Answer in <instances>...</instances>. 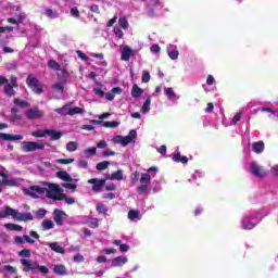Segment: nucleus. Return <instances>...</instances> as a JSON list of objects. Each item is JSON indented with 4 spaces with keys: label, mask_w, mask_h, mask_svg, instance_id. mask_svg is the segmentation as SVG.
Segmentation results:
<instances>
[{
    "label": "nucleus",
    "mask_w": 278,
    "mask_h": 278,
    "mask_svg": "<svg viewBox=\"0 0 278 278\" xmlns=\"http://www.w3.org/2000/svg\"><path fill=\"white\" fill-rule=\"evenodd\" d=\"M12 218L13 220L27 223V220H34L31 213H21L16 208H12L5 205L0 210V218Z\"/></svg>",
    "instance_id": "nucleus-1"
},
{
    "label": "nucleus",
    "mask_w": 278,
    "mask_h": 278,
    "mask_svg": "<svg viewBox=\"0 0 278 278\" xmlns=\"http://www.w3.org/2000/svg\"><path fill=\"white\" fill-rule=\"evenodd\" d=\"M262 218H264L262 211H254L243 215L241 218V229H244L245 231L255 229V227L262 223Z\"/></svg>",
    "instance_id": "nucleus-2"
},
{
    "label": "nucleus",
    "mask_w": 278,
    "mask_h": 278,
    "mask_svg": "<svg viewBox=\"0 0 278 278\" xmlns=\"http://www.w3.org/2000/svg\"><path fill=\"white\" fill-rule=\"evenodd\" d=\"M138 138V132L136 130H130L127 136L116 135L112 138L113 144H121V147H127L128 144H134Z\"/></svg>",
    "instance_id": "nucleus-3"
},
{
    "label": "nucleus",
    "mask_w": 278,
    "mask_h": 278,
    "mask_svg": "<svg viewBox=\"0 0 278 278\" xmlns=\"http://www.w3.org/2000/svg\"><path fill=\"white\" fill-rule=\"evenodd\" d=\"M45 194L48 197V199H54V201H62V199H64L62 188H60L58 185L45 182Z\"/></svg>",
    "instance_id": "nucleus-4"
},
{
    "label": "nucleus",
    "mask_w": 278,
    "mask_h": 278,
    "mask_svg": "<svg viewBox=\"0 0 278 278\" xmlns=\"http://www.w3.org/2000/svg\"><path fill=\"white\" fill-rule=\"evenodd\" d=\"M45 149V143L42 141H23L22 150L25 153H30L31 151H42Z\"/></svg>",
    "instance_id": "nucleus-5"
},
{
    "label": "nucleus",
    "mask_w": 278,
    "mask_h": 278,
    "mask_svg": "<svg viewBox=\"0 0 278 278\" xmlns=\"http://www.w3.org/2000/svg\"><path fill=\"white\" fill-rule=\"evenodd\" d=\"M7 84L4 86V92L8 94V97H14V88L18 86L16 84V77L12 76L10 79V84H8V78L0 76V85Z\"/></svg>",
    "instance_id": "nucleus-6"
},
{
    "label": "nucleus",
    "mask_w": 278,
    "mask_h": 278,
    "mask_svg": "<svg viewBox=\"0 0 278 278\" xmlns=\"http://www.w3.org/2000/svg\"><path fill=\"white\" fill-rule=\"evenodd\" d=\"M28 197H33V199H38V197H42L45 192H47V188H45V182H41L38 186H31L25 190Z\"/></svg>",
    "instance_id": "nucleus-7"
},
{
    "label": "nucleus",
    "mask_w": 278,
    "mask_h": 278,
    "mask_svg": "<svg viewBox=\"0 0 278 278\" xmlns=\"http://www.w3.org/2000/svg\"><path fill=\"white\" fill-rule=\"evenodd\" d=\"M12 12L15 17L8 18V23H11L12 25H21V23L25 21V15L21 12V5L12 7Z\"/></svg>",
    "instance_id": "nucleus-8"
},
{
    "label": "nucleus",
    "mask_w": 278,
    "mask_h": 278,
    "mask_svg": "<svg viewBox=\"0 0 278 278\" xmlns=\"http://www.w3.org/2000/svg\"><path fill=\"white\" fill-rule=\"evenodd\" d=\"M20 263L23 266L24 273H36L38 271V262L34 260L22 258Z\"/></svg>",
    "instance_id": "nucleus-9"
},
{
    "label": "nucleus",
    "mask_w": 278,
    "mask_h": 278,
    "mask_svg": "<svg viewBox=\"0 0 278 278\" xmlns=\"http://www.w3.org/2000/svg\"><path fill=\"white\" fill-rule=\"evenodd\" d=\"M48 68H51V71H55L61 77H66V75H68L66 66L60 65V63H58L55 60L48 61Z\"/></svg>",
    "instance_id": "nucleus-10"
},
{
    "label": "nucleus",
    "mask_w": 278,
    "mask_h": 278,
    "mask_svg": "<svg viewBox=\"0 0 278 278\" xmlns=\"http://www.w3.org/2000/svg\"><path fill=\"white\" fill-rule=\"evenodd\" d=\"M26 84L29 86V88H31L33 92H36V94H42V85L40 81H38V79L33 76H28Z\"/></svg>",
    "instance_id": "nucleus-11"
},
{
    "label": "nucleus",
    "mask_w": 278,
    "mask_h": 278,
    "mask_svg": "<svg viewBox=\"0 0 278 278\" xmlns=\"http://www.w3.org/2000/svg\"><path fill=\"white\" fill-rule=\"evenodd\" d=\"M250 170L252 173V175H254V177H266V175H268V172H266L264 169V167L260 166V164L252 162L250 164Z\"/></svg>",
    "instance_id": "nucleus-12"
},
{
    "label": "nucleus",
    "mask_w": 278,
    "mask_h": 278,
    "mask_svg": "<svg viewBox=\"0 0 278 278\" xmlns=\"http://www.w3.org/2000/svg\"><path fill=\"white\" fill-rule=\"evenodd\" d=\"M66 217H67V215L64 211L59 210V208L54 210V212H53L54 223L56 225H59L60 227L62 225H64V220H66Z\"/></svg>",
    "instance_id": "nucleus-13"
},
{
    "label": "nucleus",
    "mask_w": 278,
    "mask_h": 278,
    "mask_svg": "<svg viewBox=\"0 0 278 278\" xmlns=\"http://www.w3.org/2000/svg\"><path fill=\"white\" fill-rule=\"evenodd\" d=\"M92 185L93 192H101V188L105 186V179L92 178L88 180Z\"/></svg>",
    "instance_id": "nucleus-14"
},
{
    "label": "nucleus",
    "mask_w": 278,
    "mask_h": 278,
    "mask_svg": "<svg viewBox=\"0 0 278 278\" xmlns=\"http://www.w3.org/2000/svg\"><path fill=\"white\" fill-rule=\"evenodd\" d=\"M121 49V60H123V62H129L130 58L134 55V50H131L129 46H122Z\"/></svg>",
    "instance_id": "nucleus-15"
},
{
    "label": "nucleus",
    "mask_w": 278,
    "mask_h": 278,
    "mask_svg": "<svg viewBox=\"0 0 278 278\" xmlns=\"http://www.w3.org/2000/svg\"><path fill=\"white\" fill-rule=\"evenodd\" d=\"M45 116V112L38 110V108H33L26 111V117L30 121H34V118H42Z\"/></svg>",
    "instance_id": "nucleus-16"
},
{
    "label": "nucleus",
    "mask_w": 278,
    "mask_h": 278,
    "mask_svg": "<svg viewBox=\"0 0 278 278\" xmlns=\"http://www.w3.org/2000/svg\"><path fill=\"white\" fill-rule=\"evenodd\" d=\"M164 94L167 97L168 101H172L173 103L179 101V96H177L173 87H164Z\"/></svg>",
    "instance_id": "nucleus-17"
},
{
    "label": "nucleus",
    "mask_w": 278,
    "mask_h": 278,
    "mask_svg": "<svg viewBox=\"0 0 278 278\" xmlns=\"http://www.w3.org/2000/svg\"><path fill=\"white\" fill-rule=\"evenodd\" d=\"M51 251H54V253H60L61 255H64L66 253V250H64V247L60 244V242H46L45 243Z\"/></svg>",
    "instance_id": "nucleus-18"
},
{
    "label": "nucleus",
    "mask_w": 278,
    "mask_h": 278,
    "mask_svg": "<svg viewBox=\"0 0 278 278\" xmlns=\"http://www.w3.org/2000/svg\"><path fill=\"white\" fill-rule=\"evenodd\" d=\"M0 177H2V181L0 186H18V179L10 178L5 174L0 173Z\"/></svg>",
    "instance_id": "nucleus-19"
},
{
    "label": "nucleus",
    "mask_w": 278,
    "mask_h": 278,
    "mask_svg": "<svg viewBox=\"0 0 278 278\" xmlns=\"http://www.w3.org/2000/svg\"><path fill=\"white\" fill-rule=\"evenodd\" d=\"M43 16H47V18H50L51 21L55 18H60V12L58 10H53L51 8H43Z\"/></svg>",
    "instance_id": "nucleus-20"
},
{
    "label": "nucleus",
    "mask_w": 278,
    "mask_h": 278,
    "mask_svg": "<svg viewBox=\"0 0 278 278\" xmlns=\"http://www.w3.org/2000/svg\"><path fill=\"white\" fill-rule=\"evenodd\" d=\"M167 54L170 60H178L179 58V50H177V46L168 45L167 46Z\"/></svg>",
    "instance_id": "nucleus-21"
},
{
    "label": "nucleus",
    "mask_w": 278,
    "mask_h": 278,
    "mask_svg": "<svg viewBox=\"0 0 278 278\" xmlns=\"http://www.w3.org/2000/svg\"><path fill=\"white\" fill-rule=\"evenodd\" d=\"M127 262H129V260L127 258V256H117L115 257L112 263H111V266L113 268H116V267H121V266H125V264H127Z\"/></svg>",
    "instance_id": "nucleus-22"
},
{
    "label": "nucleus",
    "mask_w": 278,
    "mask_h": 278,
    "mask_svg": "<svg viewBox=\"0 0 278 278\" xmlns=\"http://www.w3.org/2000/svg\"><path fill=\"white\" fill-rule=\"evenodd\" d=\"M128 219H130L132 223H138V220H142V213L138 210H130L128 212Z\"/></svg>",
    "instance_id": "nucleus-23"
},
{
    "label": "nucleus",
    "mask_w": 278,
    "mask_h": 278,
    "mask_svg": "<svg viewBox=\"0 0 278 278\" xmlns=\"http://www.w3.org/2000/svg\"><path fill=\"white\" fill-rule=\"evenodd\" d=\"M0 139L7 141L23 140V135H10L5 132H0Z\"/></svg>",
    "instance_id": "nucleus-24"
},
{
    "label": "nucleus",
    "mask_w": 278,
    "mask_h": 278,
    "mask_svg": "<svg viewBox=\"0 0 278 278\" xmlns=\"http://www.w3.org/2000/svg\"><path fill=\"white\" fill-rule=\"evenodd\" d=\"M264 149H265L264 141H256L252 143V151L257 155L264 153Z\"/></svg>",
    "instance_id": "nucleus-25"
},
{
    "label": "nucleus",
    "mask_w": 278,
    "mask_h": 278,
    "mask_svg": "<svg viewBox=\"0 0 278 278\" xmlns=\"http://www.w3.org/2000/svg\"><path fill=\"white\" fill-rule=\"evenodd\" d=\"M93 123H97V125L103 124V127H108L110 129H116L118 125H121V122L113 121V122H103V121H93Z\"/></svg>",
    "instance_id": "nucleus-26"
},
{
    "label": "nucleus",
    "mask_w": 278,
    "mask_h": 278,
    "mask_svg": "<svg viewBox=\"0 0 278 278\" xmlns=\"http://www.w3.org/2000/svg\"><path fill=\"white\" fill-rule=\"evenodd\" d=\"M46 136H49L50 140H60L62 132L53 129H46Z\"/></svg>",
    "instance_id": "nucleus-27"
},
{
    "label": "nucleus",
    "mask_w": 278,
    "mask_h": 278,
    "mask_svg": "<svg viewBox=\"0 0 278 278\" xmlns=\"http://www.w3.org/2000/svg\"><path fill=\"white\" fill-rule=\"evenodd\" d=\"M141 114H149L151 112V96H148L143 105L140 109Z\"/></svg>",
    "instance_id": "nucleus-28"
},
{
    "label": "nucleus",
    "mask_w": 278,
    "mask_h": 278,
    "mask_svg": "<svg viewBox=\"0 0 278 278\" xmlns=\"http://www.w3.org/2000/svg\"><path fill=\"white\" fill-rule=\"evenodd\" d=\"M142 94H144V90L138 85H134L131 89V97L134 99H139V97H142Z\"/></svg>",
    "instance_id": "nucleus-29"
},
{
    "label": "nucleus",
    "mask_w": 278,
    "mask_h": 278,
    "mask_svg": "<svg viewBox=\"0 0 278 278\" xmlns=\"http://www.w3.org/2000/svg\"><path fill=\"white\" fill-rule=\"evenodd\" d=\"M56 177H59V179H62L63 181H79V179H73L71 175H68L66 172H58Z\"/></svg>",
    "instance_id": "nucleus-30"
},
{
    "label": "nucleus",
    "mask_w": 278,
    "mask_h": 278,
    "mask_svg": "<svg viewBox=\"0 0 278 278\" xmlns=\"http://www.w3.org/2000/svg\"><path fill=\"white\" fill-rule=\"evenodd\" d=\"M4 228L8 229L9 231H23V226L18 224L8 223L4 224Z\"/></svg>",
    "instance_id": "nucleus-31"
},
{
    "label": "nucleus",
    "mask_w": 278,
    "mask_h": 278,
    "mask_svg": "<svg viewBox=\"0 0 278 278\" xmlns=\"http://www.w3.org/2000/svg\"><path fill=\"white\" fill-rule=\"evenodd\" d=\"M75 114H86V110H84L79 106H75V108L70 106L68 116H75Z\"/></svg>",
    "instance_id": "nucleus-32"
},
{
    "label": "nucleus",
    "mask_w": 278,
    "mask_h": 278,
    "mask_svg": "<svg viewBox=\"0 0 278 278\" xmlns=\"http://www.w3.org/2000/svg\"><path fill=\"white\" fill-rule=\"evenodd\" d=\"M41 227H42L43 231H49V229H53L55 227V224H53V220L45 219L41 223Z\"/></svg>",
    "instance_id": "nucleus-33"
},
{
    "label": "nucleus",
    "mask_w": 278,
    "mask_h": 278,
    "mask_svg": "<svg viewBox=\"0 0 278 278\" xmlns=\"http://www.w3.org/2000/svg\"><path fill=\"white\" fill-rule=\"evenodd\" d=\"M112 181H123V170L113 172L110 176Z\"/></svg>",
    "instance_id": "nucleus-34"
},
{
    "label": "nucleus",
    "mask_w": 278,
    "mask_h": 278,
    "mask_svg": "<svg viewBox=\"0 0 278 278\" xmlns=\"http://www.w3.org/2000/svg\"><path fill=\"white\" fill-rule=\"evenodd\" d=\"M174 162H180L181 164H188V157L182 156L181 153L176 152L173 157Z\"/></svg>",
    "instance_id": "nucleus-35"
},
{
    "label": "nucleus",
    "mask_w": 278,
    "mask_h": 278,
    "mask_svg": "<svg viewBox=\"0 0 278 278\" xmlns=\"http://www.w3.org/2000/svg\"><path fill=\"white\" fill-rule=\"evenodd\" d=\"M55 275H61L62 277H64V275H66V267L64 265H55L53 268Z\"/></svg>",
    "instance_id": "nucleus-36"
},
{
    "label": "nucleus",
    "mask_w": 278,
    "mask_h": 278,
    "mask_svg": "<svg viewBox=\"0 0 278 278\" xmlns=\"http://www.w3.org/2000/svg\"><path fill=\"white\" fill-rule=\"evenodd\" d=\"M86 223L91 229H97V227H99V219L97 218L86 217Z\"/></svg>",
    "instance_id": "nucleus-37"
},
{
    "label": "nucleus",
    "mask_w": 278,
    "mask_h": 278,
    "mask_svg": "<svg viewBox=\"0 0 278 278\" xmlns=\"http://www.w3.org/2000/svg\"><path fill=\"white\" fill-rule=\"evenodd\" d=\"M68 110L70 104H65L63 108L55 109L54 112H56V114H61V116H68Z\"/></svg>",
    "instance_id": "nucleus-38"
},
{
    "label": "nucleus",
    "mask_w": 278,
    "mask_h": 278,
    "mask_svg": "<svg viewBox=\"0 0 278 278\" xmlns=\"http://www.w3.org/2000/svg\"><path fill=\"white\" fill-rule=\"evenodd\" d=\"M261 112H267L268 113V116L269 118H275L278 116V113L277 111L270 109V108H262L260 109Z\"/></svg>",
    "instance_id": "nucleus-39"
},
{
    "label": "nucleus",
    "mask_w": 278,
    "mask_h": 278,
    "mask_svg": "<svg viewBox=\"0 0 278 278\" xmlns=\"http://www.w3.org/2000/svg\"><path fill=\"white\" fill-rule=\"evenodd\" d=\"M53 90H54V92H56V94H63V92H64V83L54 84Z\"/></svg>",
    "instance_id": "nucleus-40"
},
{
    "label": "nucleus",
    "mask_w": 278,
    "mask_h": 278,
    "mask_svg": "<svg viewBox=\"0 0 278 278\" xmlns=\"http://www.w3.org/2000/svg\"><path fill=\"white\" fill-rule=\"evenodd\" d=\"M77 147H78L77 142H75V141H70V142H67L65 149H66V151H68L70 153H73V152H75V150L77 149Z\"/></svg>",
    "instance_id": "nucleus-41"
},
{
    "label": "nucleus",
    "mask_w": 278,
    "mask_h": 278,
    "mask_svg": "<svg viewBox=\"0 0 278 278\" xmlns=\"http://www.w3.org/2000/svg\"><path fill=\"white\" fill-rule=\"evenodd\" d=\"M96 210H97V212H98V214H103L104 216H106V214H108V206H105V204H98L97 206H96Z\"/></svg>",
    "instance_id": "nucleus-42"
},
{
    "label": "nucleus",
    "mask_w": 278,
    "mask_h": 278,
    "mask_svg": "<svg viewBox=\"0 0 278 278\" xmlns=\"http://www.w3.org/2000/svg\"><path fill=\"white\" fill-rule=\"evenodd\" d=\"M140 184L149 186L151 184V175L150 174H142L140 178Z\"/></svg>",
    "instance_id": "nucleus-43"
},
{
    "label": "nucleus",
    "mask_w": 278,
    "mask_h": 278,
    "mask_svg": "<svg viewBox=\"0 0 278 278\" xmlns=\"http://www.w3.org/2000/svg\"><path fill=\"white\" fill-rule=\"evenodd\" d=\"M118 25L122 29H129V22H127V18L125 17H119Z\"/></svg>",
    "instance_id": "nucleus-44"
},
{
    "label": "nucleus",
    "mask_w": 278,
    "mask_h": 278,
    "mask_svg": "<svg viewBox=\"0 0 278 278\" xmlns=\"http://www.w3.org/2000/svg\"><path fill=\"white\" fill-rule=\"evenodd\" d=\"M11 121L12 123H16L17 121H21V115L16 113V108L11 109Z\"/></svg>",
    "instance_id": "nucleus-45"
},
{
    "label": "nucleus",
    "mask_w": 278,
    "mask_h": 278,
    "mask_svg": "<svg viewBox=\"0 0 278 278\" xmlns=\"http://www.w3.org/2000/svg\"><path fill=\"white\" fill-rule=\"evenodd\" d=\"M14 104L18 108H29V102L21 99H14Z\"/></svg>",
    "instance_id": "nucleus-46"
},
{
    "label": "nucleus",
    "mask_w": 278,
    "mask_h": 278,
    "mask_svg": "<svg viewBox=\"0 0 278 278\" xmlns=\"http://www.w3.org/2000/svg\"><path fill=\"white\" fill-rule=\"evenodd\" d=\"M84 154L89 157L90 155H97V148L96 147H90L84 150Z\"/></svg>",
    "instance_id": "nucleus-47"
},
{
    "label": "nucleus",
    "mask_w": 278,
    "mask_h": 278,
    "mask_svg": "<svg viewBox=\"0 0 278 278\" xmlns=\"http://www.w3.org/2000/svg\"><path fill=\"white\" fill-rule=\"evenodd\" d=\"M149 190V185L141 184L139 187H137L138 194H147Z\"/></svg>",
    "instance_id": "nucleus-48"
},
{
    "label": "nucleus",
    "mask_w": 278,
    "mask_h": 278,
    "mask_svg": "<svg viewBox=\"0 0 278 278\" xmlns=\"http://www.w3.org/2000/svg\"><path fill=\"white\" fill-rule=\"evenodd\" d=\"M240 121H242V111L238 112V113L232 117V121H231L230 125H238V123H240Z\"/></svg>",
    "instance_id": "nucleus-49"
},
{
    "label": "nucleus",
    "mask_w": 278,
    "mask_h": 278,
    "mask_svg": "<svg viewBox=\"0 0 278 278\" xmlns=\"http://www.w3.org/2000/svg\"><path fill=\"white\" fill-rule=\"evenodd\" d=\"M141 81L143 84H149V81H151V74L149 73V71H143L142 72Z\"/></svg>",
    "instance_id": "nucleus-50"
},
{
    "label": "nucleus",
    "mask_w": 278,
    "mask_h": 278,
    "mask_svg": "<svg viewBox=\"0 0 278 278\" xmlns=\"http://www.w3.org/2000/svg\"><path fill=\"white\" fill-rule=\"evenodd\" d=\"M31 136H34V138H45V136H47V129L45 130H35L31 132Z\"/></svg>",
    "instance_id": "nucleus-51"
},
{
    "label": "nucleus",
    "mask_w": 278,
    "mask_h": 278,
    "mask_svg": "<svg viewBox=\"0 0 278 278\" xmlns=\"http://www.w3.org/2000/svg\"><path fill=\"white\" fill-rule=\"evenodd\" d=\"M108 166H110V162L102 161L97 164L96 168H97V170H105V168H108Z\"/></svg>",
    "instance_id": "nucleus-52"
},
{
    "label": "nucleus",
    "mask_w": 278,
    "mask_h": 278,
    "mask_svg": "<svg viewBox=\"0 0 278 278\" xmlns=\"http://www.w3.org/2000/svg\"><path fill=\"white\" fill-rule=\"evenodd\" d=\"M14 244L21 247V244H25V236H16L14 237Z\"/></svg>",
    "instance_id": "nucleus-53"
},
{
    "label": "nucleus",
    "mask_w": 278,
    "mask_h": 278,
    "mask_svg": "<svg viewBox=\"0 0 278 278\" xmlns=\"http://www.w3.org/2000/svg\"><path fill=\"white\" fill-rule=\"evenodd\" d=\"M113 33L116 36V38H123V36H125V34L123 33V30L118 26H115L113 28Z\"/></svg>",
    "instance_id": "nucleus-54"
},
{
    "label": "nucleus",
    "mask_w": 278,
    "mask_h": 278,
    "mask_svg": "<svg viewBox=\"0 0 278 278\" xmlns=\"http://www.w3.org/2000/svg\"><path fill=\"white\" fill-rule=\"evenodd\" d=\"M3 270H5L7 273H10V275L16 274V267H14L12 265H5L3 267Z\"/></svg>",
    "instance_id": "nucleus-55"
},
{
    "label": "nucleus",
    "mask_w": 278,
    "mask_h": 278,
    "mask_svg": "<svg viewBox=\"0 0 278 278\" xmlns=\"http://www.w3.org/2000/svg\"><path fill=\"white\" fill-rule=\"evenodd\" d=\"M75 159H59L56 160V164H73Z\"/></svg>",
    "instance_id": "nucleus-56"
},
{
    "label": "nucleus",
    "mask_w": 278,
    "mask_h": 278,
    "mask_svg": "<svg viewBox=\"0 0 278 278\" xmlns=\"http://www.w3.org/2000/svg\"><path fill=\"white\" fill-rule=\"evenodd\" d=\"M102 155H104V157H110L113 155H116V152H114L112 149L106 148L103 152Z\"/></svg>",
    "instance_id": "nucleus-57"
},
{
    "label": "nucleus",
    "mask_w": 278,
    "mask_h": 278,
    "mask_svg": "<svg viewBox=\"0 0 278 278\" xmlns=\"http://www.w3.org/2000/svg\"><path fill=\"white\" fill-rule=\"evenodd\" d=\"M20 257H31V251L24 249L18 253Z\"/></svg>",
    "instance_id": "nucleus-58"
},
{
    "label": "nucleus",
    "mask_w": 278,
    "mask_h": 278,
    "mask_svg": "<svg viewBox=\"0 0 278 278\" xmlns=\"http://www.w3.org/2000/svg\"><path fill=\"white\" fill-rule=\"evenodd\" d=\"M63 188H66L67 190H71L72 192H75V190H77V185H73L71 182H65L63 185Z\"/></svg>",
    "instance_id": "nucleus-59"
},
{
    "label": "nucleus",
    "mask_w": 278,
    "mask_h": 278,
    "mask_svg": "<svg viewBox=\"0 0 278 278\" xmlns=\"http://www.w3.org/2000/svg\"><path fill=\"white\" fill-rule=\"evenodd\" d=\"M93 92L94 94H97V97H100V99H103V97H105V91H103V89L101 88H94Z\"/></svg>",
    "instance_id": "nucleus-60"
},
{
    "label": "nucleus",
    "mask_w": 278,
    "mask_h": 278,
    "mask_svg": "<svg viewBox=\"0 0 278 278\" xmlns=\"http://www.w3.org/2000/svg\"><path fill=\"white\" fill-rule=\"evenodd\" d=\"M106 148H108V141H105V140H100L97 143V149H106Z\"/></svg>",
    "instance_id": "nucleus-61"
},
{
    "label": "nucleus",
    "mask_w": 278,
    "mask_h": 278,
    "mask_svg": "<svg viewBox=\"0 0 278 278\" xmlns=\"http://www.w3.org/2000/svg\"><path fill=\"white\" fill-rule=\"evenodd\" d=\"M74 262L76 264H81V262H84V255H81V254L74 255Z\"/></svg>",
    "instance_id": "nucleus-62"
},
{
    "label": "nucleus",
    "mask_w": 278,
    "mask_h": 278,
    "mask_svg": "<svg viewBox=\"0 0 278 278\" xmlns=\"http://www.w3.org/2000/svg\"><path fill=\"white\" fill-rule=\"evenodd\" d=\"M77 166H78V168H88V162L80 160L77 162Z\"/></svg>",
    "instance_id": "nucleus-63"
},
{
    "label": "nucleus",
    "mask_w": 278,
    "mask_h": 278,
    "mask_svg": "<svg viewBox=\"0 0 278 278\" xmlns=\"http://www.w3.org/2000/svg\"><path fill=\"white\" fill-rule=\"evenodd\" d=\"M270 174L274 176V177H278V165H275L270 168Z\"/></svg>",
    "instance_id": "nucleus-64"
}]
</instances>
